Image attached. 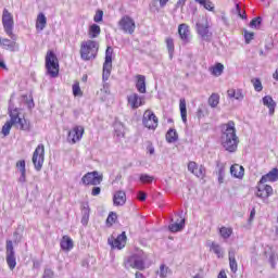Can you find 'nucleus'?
I'll return each instance as SVG.
<instances>
[{"label":"nucleus","instance_id":"f257e3e1","mask_svg":"<svg viewBox=\"0 0 278 278\" xmlns=\"http://www.w3.org/2000/svg\"><path fill=\"white\" fill-rule=\"evenodd\" d=\"M238 144H240V139L236 134V123L229 121L223 125L222 146L228 153H236L238 151Z\"/></svg>","mask_w":278,"mask_h":278},{"label":"nucleus","instance_id":"f03ea898","mask_svg":"<svg viewBox=\"0 0 278 278\" xmlns=\"http://www.w3.org/2000/svg\"><path fill=\"white\" fill-rule=\"evenodd\" d=\"M99 53V42L94 40L83 41L80 45V58L84 62L94 60Z\"/></svg>","mask_w":278,"mask_h":278},{"label":"nucleus","instance_id":"7ed1b4c3","mask_svg":"<svg viewBox=\"0 0 278 278\" xmlns=\"http://www.w3.org/2000/svg\"><path fill=\"white\" fill-rule=\"evenodd\" d=\"M46 70L50 77H58L60 75V61L53 50H49L46 54Z\"/></svg>","mask_w":278,"mask_h":278},{"label":"nucleus","instance_id":"20e7f679","mask_svg":"<svg viewBox=\"0 0 278 278\" xmlns=\"http://www.w3.org/2000/svg\"><path fill=\"white\" fill-rule=\"evenodd\" d=\"M146 261H147V256L144 255V252L132 254L127 258L125 263V268H135L136 270H144L147 268V265L144 264Z\"/></svg>","mask_w":278,"mask_h":278},{"label":"nucleus","instance_id":"39448f33","mask_svg":"<svg viewBox=\"0 0 278 278\" xmlns=\"http://www.w3.org/2000/svg\"><path fill=\"white\" fill-rule=\"evenodd\" d=\"M2 24L7 36H9L11 40H16V35H14V16L8 9H4L2 12Z\"/></svg>","mask_w":278,"mask_h":278},{"label":"nucleus","instance_id":"423d86ee","mask_svg":"<svg viewBox=\"0 0 278 278\" xmlns=\"http://www.w3.org/2000/svg\"><path fill=\"white\" fill-rule=\"evenodd\" d=\"M197 33L199 36H201L202 40L205 42L212 41V31H210V22H207V18L202 17L195 24Z\"/></svg>","mask_w":278,"mask_h":278},{"label":"nucleus","instance_id":"0eeeda50","mask_svg":"<svg viewBox=\"0 0 278 278\" xmlns=\"http://www.w3.org/2000/svg\"><path fill=\"white\" fill-rule=\"evenodd\" d=\"M14 98V96H11V99L9 101V108L11 110V112L15 113V118H16V124H14L17 129H21V131H31V123L25 118H21L18 116V109L14 108V104L12 103V99Z\"/></svg>","mask_w":278,"mask_h":278},{"label":"nucleus","instance_id":"6e6552de","mask_svg":"<svg viewBox=\"0 0 278 278\" xmlns=\"http://www.w3.org/2000/svg\"><path fill=\"white\" fill-rule=\"evenodd\" d=\"M5 260L10 270H14L16 268V252L14 251V243L12 240H7Z\"/></svg>","mask_w":278,"mask_h":278},{"label":"nucleus","instance_id":"1a4fd4ad","mask_svg":"<svg viewBox=\"0 0 278 278\" xmlns=\"http://www.w3.org/2000/svg\"><path fill=\"white\" fill-rule=\"evenodd\" d=\"M113 53H114V49H112V47H108L105 51V61L103 63V73H102L103 81H108V79H110V75H112V54Z\"/></svg>","mask_w":278,"mask_h":278},{"label":"nucleus","instance_id":"9d476101","mask_svg":"<svg viewBox=\"0 0 278 278\" xmlns=\"http://www.w3.org/2000/svg\"><path fill=\"white\" fill-rule=\"evenodd\" d=\"M33 164L35 169L42 170L45 164V144H39L33 153Z\"/></svg>","mask_w":278,"mask_h":278},{"label":"nucleus","instance_id":"9b49d317","mask_svg":"<svg viewBox=\"0 0 278 278\" xmlns=\"http://www.w3.org/2000/svg\"><path fill=\"white\" fill-rule=\"evenodd\" d=\"M103 181V175H99V172H89L81 178L84 186H99Z\"/></svg>","mask_w":278,"mask_h":278},{"label":"nucleus","instance_id":"f8f14e48","mask_svg":"<svg viewBox=\"0 0 278 278\" xmlns=\"http://www.w3.org/2000/svg\"><path fill=\"white\" fill-rule=\"evenodd\" d=\"M118 27L124 34H134L136 31V22L128 15L123 16L118 22Z\"/></svg>","mask_w":278,"mask_h":278},{"label":"nucleus","instance_id":"ddd939ff","mask_svg":"<svg viewBox=\"0 0 278 278\" xmlns=\"http://www.w3.org/2000/svg\"><path fill=\"white\" fill-rule=\"evenodd\" d=\"M142 124L147 129H157V116L151 110L143 113Z\"/></svg>","mask_w":278,"mask_h":278},{"label":"nucleus","instance_id":"4468645a","mask_svg":"<svg viewBox=\"0 0 278 278\" xmlns=\"http://www.w3.org/2000/svg\"><path fill=\"white\" fill-rule=\"evenodd\" d=\"M84 138V126H75L67 136V141L71 144H77Z\"/></svg>","mask_w":278,"mask_h":278},{"label":"nucleus","instance_id":"2eb2a0df","mask_svg":"<svg viewBox=\"0 0 278 278\" xmlns=\"http://www.w3.org/2000/svg\"><path fill=\"white\" fill-rule=\"evenodd\" d=\"M0 47H2V49H5V51H11L12 53L18 51L20 46L16 42V40L12 39H8V38H1L0 37Z\"/></svg>","mask_w":278,"mask_h":278},{"label":"nucleus","instance_id":"dca6fc26","mask_svg":"<svg viewBox=\"0 0 278 278\" xmlns=\"http://www.w3.org/2000/svg\"><path fill=\"white\" fill-rule=\"evenodd\" d=\"M127 101L132 110H138V108L144 105V97H140L138 93L128 96Z\"/></svg>","mask_w":278,"mask_h":278},{"label":"nucleus","instance_id":"f3484780","mask_svg":"<svg viewBox=\"0 0 278 278\" xmlns=\"http://www.w3.org/2000/svg\"><path fill=\"white\" fill-rule=\"evenodd\" d=\"M109 244H111L113 249H124L125 244H127V235L122 232L116 239H109Z\"/></svg>","mask_w":278,"mask_h":278},{"label":"nucleus","instance_id":"a211bd4d","mask_svg":"<svg viewBox=\"0 0 278 278\" xmlns=\"http://www.w3.org/2000/svg\"><path fill=\"white\" fill-rule=\"evenodd\" d=\"M273 194V187L269 185L260 184L257 187L256 197L258 199H268Z\"/></svg>","mask_w":278,"mask_h":278},{"label":"nucleus","instance_id":"6ab92c4d","mask_svg":"<svg viewBox=\"0 0 278 278\" xmlns=\"http://www.w3.org/2000/svg\"><path fill=\"white\" fill-rule=\"evenodd\" d=\"M9 115L11 119L2 126L3 136H10V130L12 129V126L16 125V113L12 112L10 106H9Z\"/></svg>","mask_w":278,"mask_h":278},{"label":"nucleus","instance_id":"aec40b11","mask_svg":"<svg viewBox=\"0 0 278 278\" xmlns=\"http://www.w3.org/2000/svg\"><path fill=\"white\" fill-rule=\"evenodd\" d=\"M178 34L182 42H190V27L187 24L178 26Z\"/></svg>","mask_w":278,"mask_h":278},{"label":"nucleus","instance_id":"412c9836","mask_svg":"<svg viewBox=\"0 0 278 278\" xmlns=\"http://www.w3.org/2000/svg\"><path fill=\"white\" fill-rule=\"evenodd\" d=\"M137 81H136V88L140 94H146L147 93V77L144 75H137L136 76Z\"/></svg>","mask_w":278,"mask_h":278},{"label":"nucleus","instance_id":"4be33fe9","mask_svg":"<svg viewBox=\"0 0 278 278\" xmlns=\"http://www.w3.org/2000/svg\"><path fill=\"white\" fill-rule=\"evenodd\" d=\"M125 203H127V194L125 191H117L115 192L113 197V204L118 206H123Z\"/></svg>","mask_w":278,"mask_h":278},{"label":"nucleus","instance_id":"5701e85b","mask_svg":"<svg viewBox=\"0 0 278 278\" xmlns=\"http://www.w3.org/2000/svg\"><path fill=\"white\" fill-rule=\"evenodd\" d=\"M208 247L210 251L214 253L216 257H218L219 260L225 257V249H223L220 244L213 241L208 244Z\"/></svg>","mask_w":278,"mask_h":278},{"label":"nucleus","instance_id":"b1692460","mask_svg":"<svg viewBox=\"0 0 278 278\" xmlns=\"http://www.w3.org/2000/svg\"><path fill=\"white\" fill-rule=\"evenodd\" d=\"M278 180V169L275 167L266 175L262 176L260 184H267V181H277Z\"/></svg>","mask_w":278,"mask_h":278},{"label":"nucleus","instance_id":"393cba45","mask_svg":"<svg viewBox=\"0 0 278 278\" xmlns=\"http://www.w3.org/2000/svg\"><path fill=\"white\" fill-rule=\"evenodd\" d=\"M263 105H265L266 108H268L269 110V116H273L275 114V108H277V102H275V100H273V97L270 96H265L263 98Z\"/></svg>","mask_w":278,"mask_h":278},{"label":"nucleus","instance_id":"a878e982","mask_svg":"<svg viewBox=\"0 0 278 278\" xmlns=\"http://www.w3.org/2000/svg\"><path fill=\"white\" fill-rule=\"evenodd\" d=\"M230 175L236 179H242L244 177V167L238 164L230 166Z\"/></svg>","mask_w":278,"mask_h":278},{"label":"nucleus","instance_id":"bb28decb","mask_svg":"<svg viewBox=\"0 0 278 278\" xmlns=\"http://www.w3.org/2000/svg\"><path fill=\"white\" fill-rule=\"evenodd\" d=\"M228 257L231 273H238V262L236 261V252L233 250H230L228 252Z\"/></svg>","mask_w":278,"mask_h":278},{"label":"nucleus","instance_id":"cd10ccee","mask_svg":"<svg viewBox=\"0 0 278 278\" xmlns=\"http://www.w3.org/2000/svg\"><path fill=\"white\" fill-rule=\"evenodd\" d=\"M179 110H180V116L182 119V123H188V109L186 108V99L179 100Z\"/></svg>","mask_w":278,"mask_h":278},{"label":"nucleus","instance_id":"c85d7f7f","mask_svg":"<svg viewBox=\"0 0 278 278\" xmlns=\"http://www.w3.org/2000/svg\"><path fill=\"white\" fill-rule=\"evenodd\" d=\"M47 27V16L45 13H39L36 21V29L42 31Z\"/></svg>","mask_w":278,"mask_h":278},{"label":"nucleus","instance_id":"c756f323","mask_svg":"<svg viewBox=\"0 0 278 278\" xmlns=\"http://www.w3.org/2000/svg\"><path fill=\"white\" fill-rule=\"evenodd\" d=\"M229 99H236V101H242L244 99V93L241 89H229L227 91Z\"/></svg>","mask_w":278,"mask_h":278},{"label":"nucleus","instance_id":"7c9ffc66","mask_svg":"<svg viewBox=\"0 0 278 278\" xmlns=\"http://www.w3.org/2000/svg\"><path fill=\"white\" fill-rule=\"evenodd\" d=\"M186 227V218H181L180 223H174L168 226L169 231L172 233H177V231H181Z\"/></svg>","mask_w":278,"mask_h":278},{"label":"nucleus","instance_id":"2f4dec72","mask_svg":"<svg viewBox=\"0 0 278 278\" xmlns=\"http://www.w3.org/2000/svg\"><path fill=\"white\" fill-rule=\"evenodd\" d=\"M60 244L63 251H71L73 249V239L68 236H63Z\"/></svg>","mask_w":278,"mask_h":278},{"label":"nucleus","instance_id":"473e14b6","mask_svg":"<svg viewBox=\"0 0 278 278\" xmlns=\"http://www.w3.org/2000/svg\"><path fill=\"white\" fill-rule=\"evenodd\" d=\"M165 138L169 144H173V142H177V140H179V135H177V130H175V128H170L166 132Z\"/></svg>","mask_w":278,"mask_h":278},{"label":"nucleus","instance_id":"72a5a7b5","mask_svg":"<svg viewBox=\"0 0 278 278\" xmlns=\"http://www.w3.org/2000/svg\"><path fill=\"white\" fill-rule=\"evenodd\" d=\"M81 225L86 227L88 225V222L90 220V206L88 204H85L81 210Z\"/></svg>","mask_w":278,"mask_h":278},{"label":"nucleus","instance_id":"f704fd0d","mask_svg":"<svg viewBox=\"0 0 278 278\" xmlns=\"http://www.w3.org/2000/svg\"><path fill=\"white\" fill-rule=\"evenodd\" d=\"M211 75H214V77H220L223 75V72L225 71V65L222 63H216L215 66L210 68Z\"/></svg>","mask_w":278,"mask_h":278},{"label":"nucleus","instance_id":"c9c22d12","mask_svg":"<svg viewBox=\"0 0 278 278\" xmlns=\"http://www.w3.org/2000/svg\"><path fill=\"white\" fill-rule=\"evenodd\" d=\"M218 184L225 182V164L217 162Z\"/></svg>","mask_w":278,"mask_h":278},{"label":"nucleus","instance_id":"e433bc0d","mask_svg":"<svg viewBox=\"0 0 278 278\" xmlns=\"http://www.w3.org/2000/svg\"><path fill=\"white\" fill-rule=\"evenodd\" d=\"M207 103L211 108H218V103H220V96L218 93H212Z\"/></svg>","mask_w":278,"mask_h":278},{"label":"nucleus","instance_id":"4c0bfd02","mask_svg":"<svg viewBox=\"0 0 278 278\" xmlns=\"http://www.w3.org/2000/svg\"><path fill=\"white\" fill-rule=\"evenodd\" d=\"M197 3H200V5H203L205 10H208V12H214V2L211 0H195Z\"/></svg>","mask_w":278,"mask_h":278},{"label":"nucleus","instance_id":"58836bf2","mask_svg":"<svg viewBox=\"0 0 278 278\" xmlns=\"http://www.w3.org/2000/svg\"><path fill=\"white\" fill-rule=\"evenodd\" d=\"M101 34V27L97 24H92L89 28L90 38H97Z\"/></svg>","mask_w":278,"mask_h":278},{"label":"nucleus","instance_id":"ea45409f","mask_svg":"<svg viewBox=\"0 0 278 278\" xmlns=\"http://www.w3.org/2000/svg\"><path fill=\"white\" fill-rule=\"evenodd\" d=\"M219 233L224 240H228V238H231V233H233V229L227 228V227H222L219 229Z\"/></svg>","mask_w":278,"mask_h":278},{"label":"nucleus","instance_id":"a19ab883","mask_svg":"<svg viewBox=\"0 0 278 278\" xmlns=\"http://www.w3.org/2000/svg\"><path fill=\"white\" fill-rule=\"evenodd\" d=\"M166 47L169 53V58H173V53L175 51V41L173 40V38L169 37L166 39Z\"/></svg>","mask_w":278,"mask_h":278},{"label":"nucleus","instance_id":"79ce46f5","mask_svg":"<svg viewBox=\"0 0 278 278\" xmlns=\"http://www.w3.org/2000/svg\"><path fill=\"white\" fill-rule=\"evenodd\" d=\"M235 14H237L239 18L247 21V12L242 11V9L240 8V4L238 3L236 4V8H235Z\"/></svg>","mask_w":278,"mask_h":278},{"label":"nucleus","instance_id":"37998d69","mask_svg":"<svg viewBox=\"0 0 278 278\" xmlns=\"http://www.w3.org/2000/svg\"><path fill=\"white\" fill-rule=\"evenodd\" d=\"M252 84L256 92H262V90H264V87L262 86V80H260V78L252 79Z\"/></svg>","mask_w":278,"mask_h":278},{"label":"nucleus","instance_id":"c03bdc74","mask_svg":"<svg viewBox=\"0 0 278 278\" xmlns=\"http://www.w3.org/2000/svg\"><path fill=\"white\" fill-rule=\"evenodd\" d=\"M262 25V17H255L250 22V27H252V29H258L260 26Z\"/></svg>","mask_w":278,"mask_h":278},{"label":"nucleus","instance_id":"a18cd8bd","mask_svg":"<svg viewBox=\"0 0 278 278\" xmlns=\"http://www.w3.org/2000/svg\"><path fill=\"white\" fill-rule=\"evenodd\" d=\"M141 184H152L153 182V176H149V174H141L140 177Z\"/></svg>","mask_w":278,"mask_h":278},{"label":"nucleus","instance_id":"49530a36","mask_svg":"<svg viewBox=\"0 0 278 278\" xmlns=\"http://www.w3.org/2000/svg\"><path fill=\"white\" fill-rule=\"evenodd\" d=\"M195 175V177L204 178L205 177V167L201 165L200 167H197L195 172L192 174Z\"/></svg>","mask_w":278,"mask_h":278},{"label":"nucleus","instance_id":"de8ad7c7","mask_svg":"<svg viewBox=\"0 0 278 278\" xmlns=\"http://www.w3.org/2000/svg\"><path fill=\"white\" fill-rule=\"evenodd\" d=\"M168 273H170V269L168 267H166L165 265L160 266L159 275H160L161 278L168 277Z\"/></svg>","mask_w":278,"mask_h":278},{"label":"nucleus","instance_id":"09e8293b","mask_svg":"<svg viewBox=\"0 0 278 278\" xmlns=\"http://www.w3.org/2000/svg\"><path fill=\"white\" fill-rule=\"evenodd\" d=\"M207 114V108L201 105L199 106L197 111V117L198 118H205V115Z\"/></svg>","mask_w":278,"mask_h":278},{"label":"nucleus","instance_id":"8fccbe9b","mask_svg":"<svg viewBox=\"0 0 278 278\" xmlns=\"http://www.w3.org/2000/svg\"><path fill=\"white\" fill-rule=\"evenodd\" d=\"M253 38H255V34L254 33H249V30H244L245 45H250L251 40H253Z\"/></svg>","mask_w":278,"mask_h":278},{"label":"nucleus","instance_id":"3c124183","mask_svg":"<svg viewBox=\"0 0 278 278\" xmlns=\"http://www.w3.org/2000/svg\"><path fill=\"white\" fill-rule=\"evenodd\" d=\"M16 168L17 170H20V173H27V169L25 167V160L17 161Z\"/></svg>","mask_w":278,"mask_h":278},{"label":"nucleus","instance_id":"603ef678","mask_svg":"<svg viewBox=\"0 0 278 278\" xmlns=\"http://www.w3.org/2000/svg\"><path fill=\"white\" fill-rule=\"evenodd\" d=\"M73 94L74 97H81V88L79 87V83L73 85Z\"/></svg>","mask_w":278,"mask_h":278},{"label":"nucleus","instance_id":"864d4df0","mask_svg":"<svg viewBox=\"0 0 278 278\" xmlns=\"http://www.w3.org/2000/svg\"><path fill=\"white\" fill-rule=\"evenodd\" d=\"M94 23H101L103 21V11L99 10L97 11L94 17H93Z\"/></svg>","mask_w":278,"mask_h":278},{"label":"nucleus","instance_id":"5fc2aeb1","mask_svg":"<svg viewBox=\"0 0 278 278\" xmlns=\"http://www.w3.org/2000/svg\"><path fill=\"white\" fill-rule=\"evenodd\" d=\"M116 218H117L116 213H111V214L108 216V218H106V223H108L109 225H114V223H116Z\"/></svg>","mask_w":278,"mask_h":278},{"label":"nucleus","instance_id":"6e6d98bb","mask_svg":"<svg viewBox=\"0 0 278 278\" xmlns=\"http://www.w3.org/2000/svg\"><path fill=\"white\" fill-rule=\"evenodd\" d=\"M54 275H55V274L53 273V269H51V268H46L45 271H43L42 278H53Z\"/></svg>","mask_w":278,"mask_h":278},{"label":"nucleus","instance_id":"4d7b16f0","mask_svg":"<svg viewBox=\"0 0 278 278\" xmlns=\"http://www.w3.org/2000/svg\"><path fill=\"white\" fill-rule=\"evenodd\" d=\"M198 167L199 165H197V162L191 161L188 164V170L192 174L197 170Z\"/></svg>","mask_w":278,"mask_h":278},{"label":"nucleus","instance_id":"13d9d810","mask_svg":"<svg viewBox=\"0 0 278 278\" xmlns=\"http://www.w3.org/2000/svg\"><path fill=\"white\" fill-rule=\"evenodd\" d=\"M269 264L271 265V268H275V264H277V255L275 253L269 255Z\"/></svg>","mask_w":278,"mask_h":278},{"label":"nucleus","instance_id":"bf43d9fd","mask_svg":"<svg viewBox=\"0 0 278 278\" xmlns=\"http://www.w3.org/2000/svg\"><path fill=\"white\" fill-rule=\"evenodd\" d=\"M92 197H99L101 194V187H93L91 190Z\"/></svg>","mask_w":278,"mask_h":278},{"label":"nucleus","instance_id":"052dcab7","mask_svg":"<svg viewBox=\"0 0 278 278\" xmlns=\"http://www.w3.org/2000/svg\"><path fill=\"white\" fill-rule=\"evenodd\" d=\"M27 181V173H21V176L18 178L20 184H25Z\"/></svg>","mask_w":278,"mask_h":278},{"label":"nucleus","instance_id":"680f3d73","mask_svg":"<svg viewBox=\"0 0 278 278\" xmlns=\"http://www.w3.org/2000/svg\"><path fill=\"white\" fill-rule=\"evenodd\" d=\"M138 199L139 201H147V193H144L143 191H139Z\"/></svg>","mask_w":278,"mask_h":278},{"label":"nucleus","instance_id":"e2e57ef3","mask_svg":"<svg viewBox=\"0 0 278 278\" xmlns=\"http://www.w3.org/2000/svg\"><path fill=\"white\" fill-rule=\"evenodd\" d=\"M147 149H148L150 155H153V153H155V148L152 144L148 146Z\"/></svg>","mask_w":278,"mask_h":278},{"label":"nucleus","instance_id":"0e129e2a","mask_svg":"<svg viewBox=\"0 0 278 278\" xmlns=\"http://www.w3.org/2000/svg\"><path fill=\"white\" fill-rule=\"evenodd\" d=\"M186 1H187V0H178V1H177V4H176L177 8H184V5H186Z\"/></svg>","mask_w":278,"mask_h":278},{"label":"nucleus","instance_id":"69168bd1","mask_svg":"<svg viewBox=\"0 0 278 278\" xmlns=\"http://www.w3.org/2000/svg\"><path fill=\"white\" fill-rule=\"evenodd\" d=\"M217 278H227V274L225 273V270H220Z\"/></svg>","mask_w":278,"mask_h":278},{"label":"nucleus","instance_id":"338daca9","mask_svg":"<svg viewBox=\"0 0 278 278\" xmlns=\"http://www.w3.org/2000/svg\"><path fill=\"white\" fill-rule=\"evenodd\" d=\"M135 278H147V277H144V274H142V273H140V271H137V273L135 274Z\"/></svg>","mask_w":278,"mask_h":278},{"label":"nucleus","instance_id":"774afa93","mask_svg":"<svg viewBox=\"0 0 278 278\" xmlns=\"http://www.w3.org/2000/svg\"><path fill=\"white\" fill-rule=\"evenodd\" d=\"M253 218H255V208H252L250 213V220H253Z\"/></svg>","mask_w":278,"mask_h":278}]
</instances>
